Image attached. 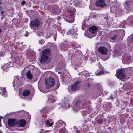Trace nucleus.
<instances>
[{
	"mask_svg": "<svg viewBox=\"0 0 133 133\" xmlns=\"http://www.w3.org/2000/svg\"><path fill=\"white\" fill-rule=\"evenodd\" d=\"M42 54L41 62H47L51 54V50L49 49H46L43 50L42 52Z\"/></svg>",
	"mask_w": 133,
	"mask_h": 133,
	"instance_id": "f257e3e1",
	"label": "nucleus"
},
{
	"mask_svg": "<svg viewBox=\"0 0 133 133\" xmlns=\"http://www.w3.org/2000/svg\"><path fill=\"white\" fill-rule=\"evenodd\" d=\"M78 30L76 26L75 25L73 26L70 30H69L67 33L68 35L71 34V36L73 38L76 39L77 37L78 34L77 33Z\"/></svg>",
	"mask_w": 133,
	"mask_h": 133,
	"instance_id": "f03ea898",
	"label": "nucleus"
},
{
	"mask_svg": "<svg viewBox=\"0 0 133 133\" xmlns=\"http://www.w3.org/2000/svg\"><path fill=\"white\" fill-rule=\"evenodd\" d=\"M97 31V29L96 26H93L90 27L89 28L88 37L90 38H92L96 35Z\"/></svg>",
	"mask_w": 133,
	"mask_h": 133,
	"instance_id": "7ed1b4c3",
	"label": "nucleus"
},
{
	"mask_svg": "<svg viewBox=\"0 0 133 133\" xmlns=\"http://www.w3.org/2000/svg\"><path fill=\"white\" fill-rule=\"evenodd\" d=\"M117 76L118 78L121 80H123L125 78L124 71L122 69H118L117 71Z\"/></svg>",
	"mask_w": 133,
	"mask_h": 133,
	"instance_id": "20e7f679",
	"label": "nucleus"
},
{
	"mask_svg": "<svg viewBox=\"0 0 133 133\" xmlns=\"http://www.w3.org/2000/svg\"><path fill=\"white\" fill-rule=\"evenodd\" d=\"M45 85L46 88L48 89L50 88L51 87H53L55 84V81L54 79L51 77L49 78V80L48 82H47L46 79L45 80Z\"/></svg>",
	"mask_w": 133,
	"mask_h": 133,
	"instance_id": "39448f33",
	"label": "nucleus"
},
{
	"mask_svg": "<svg viewBox=\"0 0 133 133\" xmlns=\"http://www.w3.org/2000/svg\"><path fill=\"white\" fill-rule=\"evenodd\" d=\"M40 24V21L37 19L31 21L30 26L31 29H33L34 28L38 27Z\"/></svg>",
	"mask_w": 133,
	"mask_h": 133,
	"instance_id": "423d86ee",
	"label": "nucleus"
},
{
	"mask_svg": "<svg viewBox=\"0 0 133 133\" xmlns=\"http://www.w3.org/2000/svg\"><path fill=\"white\" fill-rule=\"evenodd\" d=\"M8 123L9 127H13L17 125V121L14 119H10L8 120Z\"/></svg>",
	"mask_w": 133,
	"mask_h": 133,
	"instance_id": "0eeeda50",
	"label": "nucleus"
},
{
	"mask_svg": "<svg viewBox=\"0 0 133 133\" xmlns=\"http://www.w3.org/2000/svg\"><path fill=\"white\" fill-rule=\"evenodd\" d=\"M81 101L80 100H78L73 105V106H72L71 107H73L74 109L76 111L81 107Z\"/></svg>",
	"mask_w": 133,
	"mask_h": 133,
	"instance_id": "6e6552de",
	"label": "nucleus"
},
{
	"mask_svg": "<svg viewBox=\"0 0 133 133\" xmlns=\"http://www.w3.org/2000/svg\"><path fill=\"white\" fill-rule=\"evenodd\" d=\"M98 50L101 54L103 55H106L108 51L107 48L104 46L99 47L98 49Z\"/></svg>",
	"mask_w": 133,
	"mask_h": 133,
	"instance_id": "1a4fd4ad",
	"label": "nucleus"
},
{
	"mask_svg": "<svg viewBox=\"0 0 133 133\" xmlns=\"http://www.w3.org/2000/svg\"><path fill=\"white\" fill-rule=\"evenodd\" d=\"M20 77L18 76H15L13 82V86L15 87L16 86H18L20 83Z\"/></svg>",
	"mask_w": 133,
	"mask_h": 133,
	"instance_id": "9d476101",
	"label": "nucleus"
},
{
	"mask_svg": "<svg viewBox=\"0 0 133 133\" xmlns=\"http://www.w3.org/2000/svg\"><path fill=\"white\" fill-rule=\"evenodd\" d=\"M53 109L52 107L48 108L47 107H44L41 110V113L43 114H45L49 111H51Z\"/></svg>",
	"mask_w": 133,
	"mask_h": 133,
	"instance_id": "9b49d317",
	"label": "nucleus"
},
{
	"mask_svg": "<svg viewBox=\"0 0 133 133\" xmlns=\"http://www.w3.org/2000/svg\"><path fill=\"white\" fill-rule=\"evenodd\" d=\"M69 13L70 17L68 18H69V19L68 18V19L69 20L70 23H71L74 22V12L73 11H69Z\"/></svg>",
	"mask_w": 133,
	"mask_h": 133,
	"instance_id": "f8f14e48",
	"label": "nucleus"
},
{
	"mask_svg": "<svg viewBox=\"0 0 133 133\" xmlns=\"http://www.w3.org/2000/svg\"><path fill=\"white\" fill-rule=\"evenodd\" d=\"M95 5L96 6H98L104 7L105 6L106 4L104 1H96Z\"/></svg>",
	"mask_w": 133,
	"mask_h": 133,
	"instance_id": "ddd939ff",
	"label": "nucleus"
},
{
	"mask_svg": "<svg viewBox=\"0 0 133 133\" xmlns=\"http://www.w3.org/2000/svg\"><path fill=\"white\" fill-rule=\"evenodd\" d=\"M79 83L80 82L79 81L76 82L75 84L71 86V90L74 91L78 89L79 88Z\"/></svg>",
	"mask_w": 133,
	"mask_h": 133,
	"instance_id": "4468645a",
	"label": "nucleus"
},
{
	"mask_svg": "<svg viewBox=\"0 0 133 133\" xmlns=\"http://www.w3.org/2000/svg\"><path fill=\"white\" fill-rule=\"evenodd\" d=\"M10 62H8L6 63H6H5V64H4L3 66H2L1 68H2L3 69L4 71H5L6 72L8 70L9 67L10 66H11L10 65Z\"/></svg>",
	"mask_w": 133,
	"mask_h": 133,
	"instance_id": "2eb2a0df",
	"label": "nucleus"
},
{
	"mask_svg": "<svg viewBox=\"0 0 133 133\" xmlns=\"http://www.w3.org/2000/svg\"><path fill=\"white\" fill-rule=\"evenodd\" d=\"M26 123V121L24 119H21L17 121V125L20 127L24 126Z\"/></svg>",
	"mask_w": 133,
	"mask_h": 133,
	"instance_id": "dca6fc26",
	"label": "nucleus"
},
{
	"mask_svg": "<svg viewBox=\"0 0 133 133\" xmlns=\"http://www.w3.org/2000/svg\"><path fill=\"white\" fill-rule=\"evenodd\" d=\"M48 101L51 103H53L55 101V98L52 95H49L48 96Z\"/></svg>",
	"mask_w": 133,
	"mask_h": 133,
	"instance_id": "f3484780",
	"label": "nucleus"
},
{
	"mask_svg": "<svg viewBox=\"0 0 133 133\" xmlns=\"http://www.w3.org/2000/svg\"><path fill=\"white\" fill-rule=\"evenodd\" d=\"M0 90L2 91V95H4V97L7 96V94L5 90V88L4 87H0Z\"/></svg>",
	"mask_w": 133,
	"mask_h": 133,
	"instance_id": "a211bd4d",
	"label": "nucleus"
},
{
	"mask_svg": "<svg viewBox=\"0 0 133 133\" xmlns=\"http://www.w3.org/2000/svg\"><path fill=\"white\" fill-rule=\"evenodd\" d=\"M30 91L29 90H24L22 93V95L24 96H27L29 95L30 94Z\"/></svg>",
	"mask_w": 133,
	"mask_h": 133,
	"instance_id": "6ab92c4d",
	"label": "nucleus"
},
{
	"mask_svg": "<svg viewBox=\"0 0 133 133\" xmlns=\"http://www.w3.org/2000/svg\"><path fill=\"white\" fill-rule=\"evenodd\" d=\"M52 120L51 119L46 120L45 121V125L47 126L51 127L53 125Z\"/></svg>",
	"mask_w": 133,
	"mask_h": 133,
	"instance_id": "aec40b11",
	"label": "nucleus"
},
{
	"mask_svg": "<svg viewBox=\"0 0 133 133\" xmlns=\"http://www.w3.org/2000/svg\"><path fill=\"white\" fill-rule=\"evenodd\" d=\"M26 76L30 80H31L33 78L32 74L29 71L26 73Z\"/></svg>",
	"mask_w": 133,
	"mask_h": 133,
	"instance_id": "412c9836",
	"label": "nucleus"
},
{
	"mask_svg": "<svg viewBox=\"0 0 133 133\" xmlns=\"http://www.w3.org/2000/svg\"><path fill=\"white\" fill-rule=\"evenodd\" d=\"M58 125L60 126L61 125L65 126V123L64 122H63L62 120H60L57 122Z\"/></svg>",
	"mask_w": 133,
	"mask_h": 133,
	"instance_id": "4be33fe9",
	"label": "nucleus"
},
{
	"mask_svg": "<svg viewBox=\"0 0 133 133\" xmlns=\"http://www.w3.org/2000/svg\"><path fill=\"white\" fill-rule=\"evenodd\" d=\"M130 57H128L124 61V63L125 64H129L130 63Z\"/></svg>",
	"mask_w": 133,
	"mask_h": 133,
	"instance_id": "5701e85b",
	"label": "nucleus"
},
{
	"mask_svg": "<svg viewBox=\"0 0 133 133\" xmlns=\"http://www.w3.org/2000/svg\"><path fill=\"white\" fill-rule=\"evenodd\" d=\"M120 36H119L117 35H114L113 37L112 38V39L115 40L116 39H119V37H120Z\"/></svg>",
	"mask_w": 133,
	"mask_h": 133,
	"instance_id": "b1692460",
	"label": "nucleus"
},
{
	"mask_svg": "<svg viewBox=\"0 0 133 133\" xmlns=\"http://www.w3.org/2000/svg\"><path fill=\"white\" fill-rule=\"evenodd\" d=\"M104 73V71H100V72H97V73H96V75H98L99 76H101L103 75Z\"/></svg>",
	"mask_w": 133,
	"mask_h": 133,
	"instance_id": "393cba45",
	"label": "nucleus"
},
{
	"mask_svg": "<svg viewBox=\"0 0 133 133\" xmlns=\"http://www.w3.org/2000/svg\"><path fill=\"white\" fill-rule=\"evenodd\" d=\"M65 128H61L60 129L59 132L60 133H65Z\"/></svg>",
	"mask_w": 133,
	"mask_h": 133,
	"instance_id": "a878e982",
	"label": "nucleus"
},
{
	"mask_svg": "<svg viewBox=\"0 0 133 133\" xmlns=\"http://www.w3.org/2000/svg\"><path fill=\"white\" fill-rule=\"evenodd\" d=\"M103 122V119H99L97 121V122L98 124H102Z\"/></svg>",
	"mask_w": 133,
	"mask_h": 133,
	"instance_id": "bb28decb",
	"label": "nucleus"
},
{
	"mask_svg": "<svg viewBox=\"0 0 133 133\" xmlns=\"http://www.w3.org/2000/svg\"><path fill=\"white\" fill-rule=\"evenodd\" d=\"M121 31L122 32V34H121V36L122 37H123V36H124L125 34V32L123 30H121Z\"/></svg>",
	"mask_w": 133,
	"mask_h": 133,
	"instance_id": "cd10ccee",
	"label": "nucleus"
},
{
	"mask_svg": "<svg viewBox=\"0 0 133 133\" xmlns=\"http://www.w3.org/2000/svg\"><path fill=\"white\" fill-rule=\"evenodd\" d=\"M40 44H43L44 43V41L43 39L40 40L39 42Z\"/></svg>",
	"mask_w": 133,
	"mask_h": 133,
	"instance_id": "c85d7f7f",
	"label": "nucleus"
},
{
	"mask_svg": "<svg viewBox=\"0 0 133 133\" xmlns=\"http://www.w3.org/2000/svg\"><path fill=\"white\" fill-rule=\"evenodd\" d=\"M129 3L128 2H125V4L124 5V6H125V7L126 6H129Z\"/></svg>",
	"mask_w": 133,
	"mask_h": 133,
	"instance_id": "c756f323",
	"label": "nucleus"
},
{
	"mask_svg": "<svg viewBox=\"0 0 133 133\" xmlns=\"http://www.w3.org/2000/svg\"><path fill=\"white\" fill-rule=\"evenodd\" d=\"M68 75V79L67 80H66V81H69L71 80V79L70 76L69 75Z\"/></svg>",
	"mask_w": 133,
	"mask_h": 133,
	"instance_id": "7c9ffc66",
	"label": "nucleus"
},
{
	"mask_svg": "<svg viewBox=\"0 0 133 133\" xmlns=\"http://www.w3.org/2000/svg\"><path fill=\"white\" fill-rule=\"evenodd\" d=\"M64 107L65 108H68L70 107V105L68 104L66 105V104L65 105H64Z\"/></svg>",
	"mask_w": 133,
	"mask_h": 133,
	"instance_id": "2f4dec72",
	"label": "nucleus"
},
{
	"mask_svg": "<svg viewBox=\"0 0 133 133\" xmlns=\"http://www.w3.org/2000/svg\"><path fill=\"white\" fill-rule=\"evenodd\" d=\"M26 3V2L25 1H23L21 3V4L22 5H24Z\"/></svg>",
	"mask_w": 133,
	"mask_h": 133,
	"instance_id": "473e14b6",
	"label": "nucleus"
},
{
	"mask_svg": "<svg viewBox=\"0 0 133 133\" xmlns=\"http://www.w3.org/2000/svg\"><path fill=\"white\" fill-rule=\"evenodd\" d=\"M109 99H113V97L112 96H110L109 98Z\"/></svg>",
	"mask_w": 133,
	"mask_h": 133,
	"instance_id": "72a5a7b5",
	"label": "nucleus"
},
{
	"mask_svg": "<svg viewBox=\"0 0 133 133\" xmlns=\"http://www.w3.org/2000/svg\"><path fill=\"white\" fill-rule=\"evenodd\" d=\"M108 17H104V19H106V20H107L108 19Z\"/></svg>",
	"mask_w": 133,
	"mask_h": 133,
	"instance_id": "f704fd0d",
	"label": "nucleus"
},
{
	"mask_svg": "<svg viewBox=\"0 0 133 133\" xmlns=\"http://www.w3.org/2000/svg\"><path fill=\"white\" fill-rule=\"evenodd\" d=\"M40 91L43 92V93H46V92L45 91H43L42 90H40Z\"/></svg>",
	"mask_w": 133,
	"mask_h": 133,
	"instance_id": "c9c22d12",
	"label": "nucleus"
},
{
	"mask_svg": "<svg viewBox=\"0 0 133 133\" xmlns=\"http://www.w3.org/2000/svg\"><path fill=\"white\" fill-rule=\"evenodd\" d=\"M1 14H3V13H4V12H3V11H1Z\"/></svg>",
	"mask_w": 133,
	"mask_h": 133,
	"instance_id": "e433bc0d",
	"label": "nucleus"
},
{
	"mask_svg": "<svg viewBox=\"0 0 133 133\" xmlns=\"http://www.w3.org/2000/svg\"><path fill=\"white\" fill-rule=\"evenodd\" d=\"M90 85V84H87V86L88 87H89Z\"/></svg>",
	"mask_w": 133,
	"mask_h": 133,
	"instance_id": "4c0bfd02",
	"label": "nucleus"
},
{
	"mask_svg": "<svg viewBox=\"0 0 133 133\" xmlns=\"http://www.w3.org/2000/svg\"><path fill=\"white\" fill-rule=\"evenodd\" d=\"M133 22V21H131V23H132Z\"/></svg>",
	"mask_w": 133,
	"mask_h": 133,
	"instance_id": "58836bf2",
	"label": "nucleus"
},
{
	"mask_svg": "<svg viewBox=\"0 0 133 133\" xmlns=\"http://www.w3.org/2000/svg\"><path fill=\"white\" fill-rule=\"evenodd\" d=\"M112 9H110V11H111V12H112Z\"/></svg>",
	"mask_w": 133,
	"mask_h": 133,
	"instance_id": "ea45409f",
	"label": "nucleus"
},
{
	"mask_svg": "<svg viewBox=\"0 0 133 133\" xmlns=\"http://www.w3.org/2000/svg\"><path fill=\"white\" fill-rule=\"evenodd\" d=\"M96 1H102V0H96ZM102 1H104V0H102Z\"/></svg>",
	"mask_w": 133,
	"mask_h": 133,
	"instance_id": "a19ab883",
	"label": "nucleus"
},
{
	"mask_svg": "<svg viewBox=\"0 0 133 133\" xmlns=\"http://www.w3.org/2000/svg\"><path fill=\"white\" fill-rule=\"evenodd\" d=\"M1 29H0V33H1Z\"/></svg>",
	"mask_w": 133,
	"mask_h": 133,
	"instance_id": "79ce46f5",
	"label": "nucleus"
},
{
	"mask_svg": "<svg viewBox=\"0 0 133 133\" xmlns=\"http://www.w3.org/2000/svg\"><path fill=\"white\" fill-rule=\"evenodd\" d=\"M1 1H0V4H1Z\"/></svg>",
	"mask_w": 133,
	"mask_h": 133,
	"instance_id": "37998d69",
	"label": "nucleus"
},
{
	"mask_svg": "<svg viewBox=\"0 0 133 133\" xmlns=\"http://www.w3.org/2000/svg\"><path fill=\"white\" fill-rule=\"evenodd\" d=\"M55 10H57V9H55Z\"/></svg>",
	"mask_w": 133,
	"mask_h": 133,
	"instance_id": "c03bdc74",
	"label": "nucleus"
},
{
	"mask_svg": "<svg viewBox=\"0 0 133 133\" xmlns=\"http://www.w3.org/2000/svg\"><path fill=\"white\" fill-rule=\"evenodd\" d=\"M87 34L86 32H85V34Z\"/></svg>",
	"mask_w": 133,
	"mask_h": 133,
	"instance_id": "a18cd8bd",
	"label": "nucleus"
},
{
	"mask_svg": "<svg viewBox=\"0 0 133 133\" xmlns=\"http://www.w3.org/2000/svg\"><path fill=\"white\" fill-rule=\"evenodd\" d=\"M113 12V13H115V12Z\"/></svg>",
	"mask_w": 133,
	"mask_h": 133,
	"instance_id": "49530a36",
	"label": "nucleus"
},
{
	"mask_svg": "<svg viewBox=\"0 0 133 133\" xmlns=\"http://www.w3.org/2000/svg\"><path fill=\"white\" fill-rule=\"evenodd\" d=\"M65 78H66V77H65Z\"/></svg>",
	"mask_w": 133,
	"mask_h": 133,
	"instance_id": "de8ad7c7",
	"label": "nucleus"
},
{
	"mask_svg": "<svg viewBox=\"0 0 133 133\" xmlns=\"http://www.w3.org/2000/svg\"><path fill=\"white\" fill-rule=\"evenodd\" d=\"M1 93V92H0V94Z\"/></svg>",
	"mask_w": 133,
	"mask_h": 133,
	"instance_id": "09e8293b",
	"label": "nucleus"
}]
</instances>
